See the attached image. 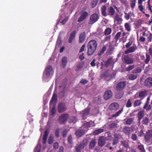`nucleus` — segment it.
<instances>
[{"label":"nucleus","mask_w":152,"mask_h":152,"mask_svg":"<svg viewBox=\"0 0 152 152\" xmlns=\"http://www.w3.org/2000/svg\"><path fill=\"white\" fill-rule=\"evenodd\" d=\"M106 47L105 46H103L101 49H100L97 55L98 56H101L102 55L106 50Z\"/></svg>","instance_id":"33"},{"label":"nucleus","mask_w":152,"mask_h":152,"mask_svg":"<svg viewBox=\"0 0 152 152\" xmlns=\"http://www.w3.org/2000/svg\"><path fill=\"white\" fill-rule=\"evenodd\" d=\"M49 133V130L48 129H46L44 132V134L43 135L42 142L44 144L46 143Z\"/></svg>","instance_id":"20"},{"label":"nucleus","mask_w":152,"mask_h":152,"mask_svg":"<svg viewBox=\"0 0 152 152\" xmlns=\"http://www.w3.org/2000/svg\"><path fill=\"white\" fill-rule=\"evenodd\" d=\"M57 95L56 94H54L50 102V104H51L53 103H56L57 102Z\"/></svg>","instance_id":"27"},{"label":"nucleus","mask_w":152,"mask_h":152,"mask_svg":"<svg viewBox=\"0 0 152 152\" xmlns=\"http://www.w3.org/2000/svg\"><path fill=\"white\" fill-rule=\"evenodd\" d=\"M98 0H92L91 3V6L92 8L95 7L98 4Z\"/></svg>","instance_id":"39"},{"label":"nucleus","mask_w":152,"mask_h":152,"mask_svg":"<svg viewBox=\"0 0 152 152\" xmlns=\"http://www.w3.org/2000/svg\"><path fill=\"white\" fill-rule=\"evenodd\" d=\"M144 111L143 110H140L138 113V118L139 122H140L141 119L144 116Z\"/></svg>","instance_id":"25"},{"label":"nucleus","mask_w":152,"mask_h":152,"mask_svg":"<svg viewBox=\"0 0 152 152\" xmlns=\"http://www.w3.org/2000/svg\"><path fill=\"white\" fill-rule=\"evenodd\" d=\"M67 109V107L65 104L60 103L58 107V111L59 113H62L66 111Z\"/></svg>","instance_id":"8"},{"label":"nucleus","mask_w":152,"mask_h":152,"mask_svg":"<svg viewBox=\"0 0 152 152\" xmlns=\"http://www.w3.org/2000/svg\"><path fill=\"white\" fill-rule=\"evenodd\" d=\"M146 58L144 61V62L146 64H147L149 62L151 57L150 55L147 53H146L145 55Z\"/></svg>","instance_id":"43"},{"label":"nucleus","mask_w":152,"mask_h":152,"mask_svg":"<svg viewBox=\"0 0 152 152\" xmlns=\"http://www.w3.org/2000/svg\"><path fill=\"white\" fill-rule=\"evenodd\" d=\"M83 67V65L81 63L78 64L77 66L76 71H79L80 69H81Z\"/></svg>","instance_id":"60"},{"label":"nucleus","mask_w":152,"mask_h":152,"mask_svg":"<svg viewBox=\"0 0 152 152\" xmlns=\"http://www.w3.org/2000/svg\"><path fill=\"white\" fill-rule=\"evenodd\" d=\"M97 47V42L94 39L90 40L87 45L88 55L91 56L96 51Z\"/></svg>","instance_id":"2"},{"label":"nucleus","mask_w":152,"mask_h":152,"mask_svg":"<svg viewBox=\"0 0 152 152\" xmlns=\"http://www.w3.org/2000/svg\"><path fill=\"white\" fill-rule=\"evenodd\" d=\"M59 132L60 129L58 128L56 129L55 130V134L57 137H58L59 136Z\"/></svg>","instance_id":"61"},{"label":"nucleus","mask_w":152,"mask_h":152,"mask_svg":"<svg viewBox=\"0 0 152 152\" xmlns=\"http://www.w3.org/2000/svg\"><path fill=\"white\" fill-rule=\"evenodd\" d=\"M86 35V32H83L81 33L79 36V42L80 43H83L85 41Z\"/></svg>","instance_id":"17"},{"label":"nucleus","mask_w":152,"mask_h":152,"mask_svg":"<svg viewBox=\"0 0 152 152\" xmlns=\"http://www.w3.org/2000/svg\"><path fill=\"white\" fill-rule=\"evenodd\" d=\"M67 63V58L65 57H64L62 60V66L63 68H64L66 65Z\"/></svg>","instance_id":"36"},{"label":"nucleus","mask_w":152,"mask_h":152,"mask_svg":"<svg viewBox=\"0 0 152 152\" xmlns=\"http://www.w3.org/2000/svg\"><path fill=\"white\" fill-rule=\"evenodd\" d=\"M142 100L136 99L135 100L133 104V106L135 107L137 106H140L142 103Z\"/></svg>","instance_id":"30"},{"label":"nucleus","mask_w":152,"mask_h":152,"mask_svg":"<svg viewBox=\"0 0 152 152\" xmlns=\"http://www.w3.org/2000/svg\"><path fill=\"white\" fill-rule=\"evenodd\" d=\"M116 21L118 24H121L123 21L122 19L118 13L115 15L114 21Z\"/></svg>","instance_id":"19"},{"label":"nucleus","mask_w":152,"mask_h":152,"mask_svg":"<svg viewBox=\"0 0 152 152\" xmlns=\"http://www.w3.org/2000/svg\"><path fill=\"white\" fill-rule=\"evenodd\" d=\"M119 104L116 102L111 103L109 106V110L111 111H115L119 108Z\"/></svg>","instance_id":"13"},{"label":"nucleus","mask_w":152,"mask_h":152,"mask_svg":"<svg viewBox=\"0 0 152 152\" xmlns=\"http://www.w3.org/2000/svg\"><path fill=\"white\" fill-rule=\"evenodd\" d=\"M68 130L67 129H64L62 132V135L63 137L64 138L66 137Z\"/></svg>","instance_id":"56"},{"label":"nucleus","mask_w":152,"mask_h":152,"mask_svg":"<svg viewBox=\"0 0 152 152\" xmlns=\"http://www.w3.org/2000/svg\"><path fill=\"white\" fill-rule=\"evenodd\" d=\"M75 148L76 152H80L81 149L83 148L81 146L79 145L75 147Z\"/></svg>","instance_id":"55"},{"label":"nucleus","mask_w":152,"mask_h":152,"mask_svg":"<svg viewBox=\"0 0 152 152\" xmlns=\"http://www.w3.org/2000/svg\"><path fill=\"white\" fill-rule=\"evenodd\" d=\"M124 92L123 91H117V93L116 94V98L120 99L123 96Z\"/></svg>","instance_id":"31"},{"label":"nucleus","mask_w":152,"mask_h":152,"mask_svg":"<svg viewBox=\"0 0 152 152\" xmlns=\"http://www.w3.org/2000/svg\"><path fill=\"white\" fill-rule=\"evenodd\" d=\"M143 108L145 109L146 111L148 112L151 110L152 106L151 104H149V105L146 106V107L145 106H143Z\"/></svg>","instance_id":"50"},{"label":"nucleus","mask_w":152,"mask_h":152,"mask_svg":"<svg viewBox=\"0 0 152 152\" xmlns=\"http://www.w3.org/2000/svg\"><path fill=\"white\" fill-rule=\"evenodd\" d=\"M132 106V103L131 102V100L130 99H129L126 102V107H131Z\"/></svg>","instance_id":"53"},{"label":"nucleus","mask_w":152,"mask_h":152,"mask_svg":"<svg viewBox=\"0 0 152 152\" xmlns=\"http://www.w3.org/2000/svg\"><path fill=\"white\" fill-rule=\"evenodd\" d=\"M79 145L83 148H84L87 145V142L86 140H84Z\"/></svg>","instance_id":"48"},{"label":"nucleus","mask_w":152,"mask_h":152,"mask_svg":"<svg viewBox=\"0 0 152 152\" xmlns=\"http://www.w3.org/2000/svg\"><path fill=\"white\" fill-rule=\"evenodd\" d=\"M114 48L112 45L109 46V48L106 51V54L107 55H110L112 54L114 50Z\"/></svg>","instance_id":"35"},{"label":"nucleus","mask_w":152,"mask_h":152,"mask_svg":"<svg viewBox=\"0 0 152 152\" xmlns=\"http://www.w3.org/2000/svg\"><path fill=\"white\" fill-rule=\"evenodd\" d=\"M112 32L111 28H107L104 31V34L105 35H108L110 34Z\"/></svg>","instance_id":"46"},{"label":"nucleus","mask_w":152,"mask_h":152,"mask_svg":"<svg viewBox=\"0 0 152 152\" xmlns=\"http://www.w3.org/2000/svg\"><path fill=\"white\" fill-rule=\"evenodd\" d=\"M124 62L126 64H130L134 62L133 58H130L129 55H124L123 57Z\"/></svg>","instance_id":"6"},{"label":"nucleus","mask_w":152,"mask_h":152,"mask_svg":"<svg viewBox=\"0 0 152 152\" xmlns=\"http://www.w3.org/2000/svg\"><path fill=\"white\" fill-rule=\"evenodd\" d=\"M90 110V108L87 107L85 110L82 111L81 113L83 117L84 118L87 116L89 113Z\"/></svg>","instance_id":"21"},{"label":"nucleus","mask_w":152,"mask_h":152,"mask_svg":"<svg viewBox=\"0 0 152 152\" xmlns=\"http://www.w3.org/2000/svg\"><path fill=\"white\" fill-rule=\"evenodd\" d=\"M126 86V82L125 81H121L118 82L116 85L115 89L116 91H123Z\"/></svg>","instance_id":"3"},{"label":"nucleus","mask_w":152,"mask_h":152,"mask_svg":"<svg viewBox=\"0 0 152 152\" xmlns=\"http://www.w3.org/2000/svg\"><path fill=\"white\" fill-rule=\"evenodd\" d=\"M40 145L38 144L35 149V151L37 152H40Z\"/></svg>","instance_id":"59"},{"label":"nucleus","mask_w":152,"mask_h":152,"mask_svg":"<svg viewBox=\"0 0 152 152\" xmlns=\"http://www.w3.org/2000/svg\"><path fill=\"white\" fill-rule=\"evenodd\" d=\"M57 95L56 94H54L50 102V104H51L53 103H56L57 102Z\"/></svg>","instance_id":"28"},{"label":"nucleus","mask_w":152,"mask_h":152,"mask_svg":"<svg viewBox=\"0 0 152 152\" xmlns=\"http://www.w3.org/2000/svg\"><path fill=\"white\" fill-rule=\"evenodd\" d=\"M142 71V69L140 67H137L134 69H133L132 72V73L136 74L137 73H140Z\"/></svg>","instance_id":"34"},{"label":"nucleus","mask_w":152,"mask_h":152,"mask_svg":"<svg viewBox=\"0 0 152 152\" xmlns=\"http://www.w3.org/2000/svg\"><path fill=\"white\" fill-rule=\"evenodd\" d=\"M135 65H130L125 68V71L126 72H129L132 70L134 68Z\"/></svg>","instance_id":"44"},{"label":"nucleus","mask_w":152,"mask_h":152,"mask_svg":"<svg viewBox=\"0 0 152 152\" xmlns=\"http://www.w3.org/2000/svg\"><path fill=\"white\" fill-rule=\"evenodd\" d=\"M52 71V66L50 65L47 66L45 71V75L47 77H49L50 75V73Z\"/></svg>","instance_id":"18"},{"label":"nucleus","mask_w":152,"mask_h":152,"mask_svg":"<svg viewBox=\"0 0 152 152\" xmlns=\"http://www.w3.org/2000/svg\"><path fill=\"white\" fill-rule=\"evenodd\" d=\"M149 121V120L148 118L146 117L142 118V123L143 124L147 126L148 125Z\"/></svg>","instance_id":"32"},{"label":"nucleus","mask_w":152,"mask_h":152,"mask_svg":"<svg viewBox=\"0 0 152 152\" xmlns=\"http://www.w3.org/2000/svg\"><path fill=\"white\" fill-rule=\"evenodd\" d=\"M121 145H123L124 148H128L129 147V145L128 142L124 140L121 141Z\"/></svg>","instance_id":"40"},{"label":"nucleus","mask_w":152,"mask_h":152,"mask_svg":"<svg viewBox=\"0 0 152 152\" xmlns=\"http://www.w3.org/2000/svg\"><path fill=\"white\" fill-rule=\"evenodd\" d=\"M53 137H50L48 140V143L50 144H51L53 142Z\"/></svg>","instance_id":"63"},{"label":"nucleus","mask_w":152,"mask_h":152,"mask_svg":"<svg viewBox=\"0 0 152 152\" xmlns=\"http://www.w3.org/2000/svg\"><path fill=\"white\" fill-rule=\"evenodd\" d=\"M69 117V115L67 113L61 114L59 117L58 121L60 124H63L66 121Z\"/></svg>","instance_id":"4"},{"label":"nucleus","mask_w":152,"mask_h":152,"mask_svg":"<svg viewBox=\"0 0 152 152\" xmlns=\"http://www.w3.org/2000/svg\"><path fill=\"white\" fill-rule=\"evenodd\" d=\"M114 8L112 6H110L107 8L105 5H103L101 8V12L102 15L106 17L109 16L113 17L115 14V9L117 11L119 12L118 8L115 6H114Z\"/></svg>","instance_id":"1"},{"label":"nucleus","mask_w":152,"mask_h":152,"mask_svg":"<svg viewBox=\"0 0 152 152\" xmlns=\"http://www.w3.org/2000/svg\"><path fill=\"white\" fill-rule=\"evenodd\" d=\"M96 141L95 139H93L90 142L89 145V148L90 149L93 148L96 145Z\"/></svg>","instance_id":"26"},{"label":"nucleus","mask_w":152,"mask_h":152,"mask_svg":"<svg viewBox=\"0 0 152 152\" xmlns=\"http://www.w3.org/2000/svg\"><path fill=\"white\" fill-rule=\"evenodd\" d=\"M137 77V75L136 74L132 73L128 75V78L131 80H133L135 79Z\"/></svg>","instance_id":"37"},{"label":"nucleus","mask_w":152,"mask_h":152,"mask_svg":"<svg viewBox=\"0 0 152 152\" xmlns=\"http://www.w3.org/2000/svg\"><path fill=\"white\" fill-rule=\"evenodd\" d=\"M113 96L112 91L109 90H106L104 92L103 97L105 100L110 99Z\"/></svg>","instance_id":"10"},{"label":"nucleus","mask_w":152,"mask_h":152,"mask_svg":"<svg viewBox=\"0 0 152 152\" xmlns=\"http://www.w3.org/2000/svg\"><path fill=\"white\" fill-rule=\"evenodd\" d=\"M91 124L90 122H87L84 123L81 127L83 128L84 129L87 130V131L88 130L87 129L91 126Z\"/></svg>","instance_id":"38"},{"label":"nucleus","mask_w":152,"mask_h":152,"mask_svg":"<svg viewBox=\"0 0 152 152\" xmlns=\"http://www.w3.org/2000/svg\"><path fill=\"white\" fill-rule=\"evenodd\" d=\"M104 131V129H100L94 130L93 132V134L94 135H96L103 132Z\"/></svg>","instance_id":"41"},{"label":"nucleus","mask_w":152,"mask_h":152,"mask_svg":"<svg viewBox=\"0 0 152 152\" xmlns=\"http://www.w3.org/2000/svg\"><path fill=\"white\" fill-rule=\"evenodd\" d=\"M123 108H122L121 110H119L115 114H113L111 115V118H109L110 119H113L114 118H115L118 117L121 114L123 111Z\"/></svg>","instance_id":"23"},{"label":"nucleus","mask_w":152,"mask_h":152,"mask_svg":"<svg viewBox=\"0 0 152 152\" xmlns=\"http://www.w3.org/2000/svg\"><path fill=\"white\" fill-rule=\"evenodd\" d=\"M137 49V47L135 44H134L133 46L130 47L125 51V53L127 54L129 53H134Z\"/></svg>","instance_id":"14"},{"label":"nucleus","mask_w":152,"mask_h":152,"mask_svg":"<svg viewBox=\"0 0 152 152\" xmlns=\"http://www.w3.org/2000/svg\"><path fill=\"white\" fill-rule=\"evenodd\" d=\"M133 118H129L126 121V124L127 125H130L133 121Z\"/></svg>","instance_id":"51"},{"label":"nucleus","mask_w":152,"mask_h":152,"mask_svg":"<svg viewBox=\"0 0 152 152\" xmlns=\"http://www.w3.org/2000/svg\"><path fill=\"white\" fill-rule=\"evenodd\" d=\"M72 138L71 135L69 136L68 137L67 141L71 145H72L73 143Z\"/></svg>","instance_id":"54"},{"label":"nucleus","mask_w":152,"mask_h":152,"mask_svg":"<svg viewBox=\"0 0 152 152\" xmlns=\"http://www.w3.org/2000/svg\"><path fill=\"white\" fill-rule=\"evenodd\" d=\"M121 34V32H119L117 33L116 35L115 36L114 38L117 41L119 39L120 37Z\"/></svg>","instance_id":"49"},{"label":"nucleus","mask_w":152,"mask_h":152,"mask_svg":"<svg viewBox=\"0 0 152 152\" xmlns=\"http://www.w3.org/2000/svg\"><path fill=\"white\" fill-rule=\"evenodd\" d=\"M124 18L127 20H128L129 19L130 17L132 16V13L130 12H128V13L124 12Z\"/></svg>","instance_id":"45"},{"label":"nucleus","mask_w":152,"mask_h":152,"mask_svg":"<svg viewBox=\"0 0 152 152\" xmlns=\"http://www.w3.org/2000/svg\"><path fill=\"white\" fill-rule=\"evenodd\" d=\"M136 2V0H131V1L130 6L132 10L134 9L135 6Z\"/></svg>","instance_id":"47"},{"label":"nucleus","mask_w":152,"mask_h":152,"mask_svg":"<svg viewBox=\"0 0 152 152\" xmlns=\"http://www.w3.org/2000/svg\"><path fill=\"white\" fill-rule=\"evenodd\" d=\"M137 148L141 152H145V150L144 148V145L141 144L138 145Z\"/></svg>","instance_id":"42"},{"label":"nucleus","mask_w":152,"mask_h":152,"mask_svg":"<svg viewBox=\"0 0 152 152\" xmlns=\"http://www.w3.org/2000/svg\"><path fill=\"white\" fill-rule=\"evenodd\" d=\"M131 139L133 141H135L138 139L137 136L136 134H133L132 135Z\"/></svg>","instance_id":"57"},{"label":"nucleus","mask_w":152,"mask_h":152,"mask_svg":"<svg viewBox=\"0 0 152 152\" xmlns=\"http://www.w3.org/2000/svg\"><path fill=\"white\" fill-rule=\"evenodd\" d=\"M87 132V130L79 129L76 131L75 134L77 137L79 138L82 136Z\"/></svg>","instance_id":"12"},{"label":"nucleus","mask_w":152,"mask_h":152,"mask_svg":"<svg viewBox=\"0 0 152 152\" xmlns=\"http://www.w3.org/2000/svg\"><path fill=\"white\" fill-rule=\"evenodd\" d=\"M148 41V42H151L152 39V34L149 33V36L147 37Z\"/></svg>","instance_id":"64"},{"label":"nucleus","mask_w":152,"mask_h":152,"mask_svg":"<svg viewBox=\"0 0 152 152\" xmlns=\"http://www.w3.org/2000/svg\"><path fill=\"white\" fill-rule=\"evenodd\" d=\"M99 18L98 15L96 13H94L91 15L90 17L89 21L88 23L89 25L93 24L96 22Z\"/></svg>","instance_id":"5"},{"label":"nucleus","mask_w":152,"mask_h":152,"mask_svg":"<svg viewBox=\"0 0 152 152\" xmlns=\"http://www.w3.org/2000/svg\"><path fill=\"white\" fill-rule=\"evenodd\" d=\"M114 64V59L112 57L109 58L104 63V66L106 68L111 66L113 65Z\"/></svg>","instance_id":"11"},{"label":"nucleus","mask_w":152,"mask_h":152,"mask_svg":"<svg viewBox=\"0 0 152 152\" xmlns=\"http://www.w3.org/2000/svg\"><path fill=\"white\" fill-rule=\"evenodd\" d=\"M75 34L76 31H74L71 32L68 39V42L69 43H72L73 39L75 38Z\"/></svg>","instance_id":"22"},{"label":"nucleus","mask_w":152,"mask_h":152,"mask_svg":"<svg viewBox=\"0 0 152 152\" xmlns=\"http://www.w3.org/2000/svg\"><path fill=\"white\" fill-rule=\"evenodd\" d=\"M147 91L146 90H144L143 91H141L139 93V96L141 98V100H142L146 96V95Z\"/></svg>","instance_id":"24"},{"label":"nucleus","mask_w":152,"mask_h":152,"mask_svg":"<svg viewBox=\"0 0 152 152\" xmlns=\"http://www.w3.org/2000/svg\"><path fill=\"white\" fill-rule=\"evenodd\" d=\"M88 13L86 11H83L81 12L80 17L78 19L77 21L80 23L84 20L88 16Z\"/></svg>","instance_id":"7"},{"label":"nucleus","mask_w":152,"mask_h":152,"mask_svg":"<svg viewBox=\"0 0 152 152\" xmlns=\"http://www.w3.org/2000/svg\"><path fill=\"white\" fill-rule=\"evenodd\" d=\"M138 7L140 11L142 12L143 13H145V12L143 11V10L144 9V8L143 7V6L142 4H140V5H139Z\"/></svg>","instance_id":"62"},{"label":"nucleus","mask_w":152,"mask_h":152,"mask_svg":"<svg viewBox=\"0 0 152 152\" xmlns=\"http://www.w3.org/2000/svg\"><path fill=\"white\" fill-rule=\"evenodd\" d=\"M124 27L125 29L128 31H130L131 30V27L130 25L128 23H126L124 24Z\"/></svg>","instance_id":"52"},{"label":"nucleus","mask_w":152,"mask_h":152,"mask_svg":"<svg viewBox=\"0 0 152 152\" xmlns=\"http://www.w3.org/2000/svg\"><path fill=\"white\" fill-rule=\"evenodd\" d=\"M144 138L145 140L147 142L152 138V130H148L144 136Z\"/></svg>","instance_id":"16"},{"label":"nucleus","mask_w":152,"mask_h":152,"mask_svg":"<svg viewBox=\"0 0 152 152\" xmlns=\"http://www.w3.org/2000/svg\"><path fill=\"white\" fill-rule=\"evenodd\" d=\"M119 142V139H113V140L112 145L113 146L117 145Z\"/></svg>","instance_id":"58"},{"label":"nucleus","mask_w":152,"mask_h":152,"mask_svg":"<svg viewBox=\"0 0 152 152\" xmlns=\"http://www.w3.org/2000/svg\"><path fill=\"white\" fill-rule=\"evenodd\" d=\"M144 86L148 88L152 87V77H149L146 78L144 82Z\"/></svg>","instance_id":"9"},{"label":"nucleus","mask_w":152,"mask_h":152,"mask_svg":"<svg viewBox=\"0 0 152 152\" xmlns=\"http://www.w3.org/2000/svg\"><path fill=\"white\" fill-rule=\"evenodd\" d=\"M106 143V140L103 136L100 137L98 141V145L100 147H103Z\"/></svg>","instance_id":"15"},{"label":"nucleus","mask_w":152,"mask_h":152,"mask_svg":"<svg viewBox=\"0 0 152 152\" xmlns=\"http://www.w3.org/2000/svg\"><path fill=\"white\" fill-rule=\"evenodd\" d=\"M123 131L125 134L129 136L131 133V129L130 128L128 127H126L123 128Z\"/></svg>","instance_id":"29"}]
</instances>
